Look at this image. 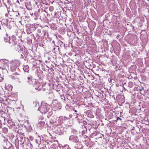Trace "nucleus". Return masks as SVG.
<instances>
[{
  "label": "nucleus",
  "instance_id": "nucleus-1",
  "mask_svg": "<svg viewBox=\"0 0 149 149\" xmlns=\"http://www.w3.org/2000/svg\"><path fill=\"white\" fill-rule=\"evenodd\" d=\"M27 82L29 84L33 86L37 90H40L42 88L40 84L37 80L34 79L31 76H29L27 78Z\"/></svg>",
  "mask_w": 149,
  "mask_h": 149
},
{
  "label": "nucleus",
  "instance_id": "nucleus-2",
  "mask_svg": "<svg viewBox=\"0 0 149 149\" xmlns=\"http://www.w3.org/2000/svg\"><path fill=\"white\" fill-rule=\"evenodd\" d=\"M50 106L46 103L42 102L41 105L39 107L38 110L40 111L42 114H45L50 109Z\"/></svg>",
  "mask_w": 149,
  "mask_h": 149
},
{
  "label": "nucleus",
  "instance_id": "nucleus-3",
  "mask_svg": "<svg viewBox=\"0 0 149 149\" xmlns=\"http://www.w3.org/2000/svg\"><path fill=\"white\" fill-rule=\"evenodd\" d=\"M17 136H19V138H17L15 140V143L16 146H18L19 144L20 145L24 143L26 138L23 133L18 132Z\"/></svg>",
  "mask_w": 149,
  "mask_h": 149
},
{
  "label": "nucleus",
  "instance_id": "nucleus-4",
  "mask_svg": "<svg viewBox=\"0 0 149 149\" xmlns=\"http://www.w3.org/2000/svg\"><path fill=\"white\" fill-rule=\"evenodd\" d=\"M61 104L56 100H53L52 102L53 109L54 111L59 110L61 108Z\"/></svg>",
  "mask_w": 149,
  "mask_h": 149
},
{
  "label": "nucleus",
  "instance_id": "nucleus-5",
  "mask_svg": "<svg viewBox=\"0 0 149 149\" xmlns=\"http://www.w3.org/2000/svg\"><path fill=\"white\" fill-rule=\"evenodd\" d=\"M69 140L73 142L77 143L79 141V139L76 135H71L70 136Z\"/></svg>",
  "mask_w": 149,
  "mask_h": 149
},
{
  "label": "nucleus",
  "instance_id": "nucleus-6",
  "mask_svg": "<svg viewBox=\"0 0 149 149\" xmlns=\"http://www.w3.org/2000/svg\"><path fill=\"white\" fill-rule=\"evenodd\" d=\"M8 61L7 60L2 59L0 60V65H1V68H4L7 66Z\"/></svg>",
  "mask_w": 149,
  "mask_h": 149
},
{
  "label": "nucleus",
  "instance_id": "nucleus-7",
  "mask_svg": "<svg viewBox=\"0 0 149 149\" xmlns=\"http://www.w3.org/2000/svg\"><path fill=\"white\" fill-rule=\"evenodd\" d=\"M27 26L29 27L28 29V31L29 30L30 31V32H29V33H31L33 31H34L36 29L35 26L33 25H31L30 24H27Z\"/></svg>",
  "mask_w": 149,
  "mask_h": 149
},
{
  "label": "nucleus",
  "instance_id": "nucleus-8",
  "mask_svg": "<svg viewBox=\"0 0 149 149\" xmlns=\"http://www.w3.org/2000/svg\"><path fill=\"white\" fill-rule=\"evenodd\" d=\"M11 65L16 66H19L20 64L19 61L17 60H15L11 61Z\"/></svg>",
  "mask_w": 149,
  "mask_h": 149
},
{
  "label": "nucleus",
  "instance_id": "nucleus-9",
  "mask_svg": "<svg viewBox=\"0 0 149 149\" xmlns=\"http://www.w3.org/2000/svg\"><path fill=\"white\" fill-rule=\"evenodd\" d=\"M11 38L13 41V43H14L15 45H17L19 40L16 39V37L14 35L12 36Z\"/></svg>",
  "mask_w": 149,
  "mask_h": 149
},
{
  "label": "nucleus",
  "instance_id": "nucleus-10",
  "mask_svg": "<svg viewBox=\"0 0 149 149\" xmlns=\"http://www.w3.org/2000/svg\"><path fill=\"white\" fill-rule=\"evenodd\" d=\"M13 17L15 19H17L20 17L19 14L17 11L13 12Z\"/></svg>",
  "mask_w": 149,
  "mask_h": 149
},
{
  "label": "nucleus",
  "instance_id": "nucleus-11",
  "mask_svg": "<svg viewBox=\"0 0 149 149\" xmlns=\"http://www.w3.org/2000/svg\"><path fill=\"white\" fill-rule=\"evenodd\" d=\"M63 128L62 127H59L57 129V131L59 134H62L63 133Z\"/></svg>",
  "mask_w": 149,
  "mask_h": 149
},
{
  "label": "nucleus",
  "instance_id": "nucleus-12",
  "mask_svg": "<svg viewBox=\"0 0 149 149\" xmlns=\"http://www.w3.org/2000/svg\"><path fill=\"white\" fill-rule=\"evenodd\" d=\"M8 125L9 126H10L11 127H13L15 126V125L13 122L10 120L8 121Z\"/></svg>",
  "mask_w": 149,
  "mask_h": 149
},
{
  "label": "nucleus",
  "instance_id": "nucleus-13",
  "mask_svg": "<svg viewBox=\"0 0 149 149\" xmlns=\"http://www.w3.org/2000/svg\"><path fill=\"white\" fill-rule=\"evenodd\" d=\"M23 69L24 72H28L29 70V67L28 65H25L24 66Z\"/></svg>",
  "mask_w": 149,
  "mask_h": 149
},
{
  "label": "nucleus",
  "instance_id": "nucleus-14",
  "mask_svg": "<svg viewBox=\"0 0 149 149\" xmlns=\"http://www.w3.org/2000/svg\"><path fill=\"white\" fill-rule=\"evenodd\" d=\"M60 118L61 119H62V120L61 121V122L62 123H63V122L65 121L68 120V119H69V118H67V117H65V116L63 117V116H61L60 117Z\"/></svg>",
  "mask_w": 149,
  "mask_h": 149
},
{
  "label": "nucleus",
  "instance_id": "nucleus-15",
  "mask_svg": "<svg viewBox=\"0 0 149 149\" xmlns=\"http://www.w3.org/2000/svg\"><path fill=\"white\" fill-rule=\"evenodd\" d=\"M17 67L11 65V66L10 67V70L12 72L15 71Z\"/></svg>",
  "mask_w": 149,
  "mask_h": 149
},
{
  "label": "nucleus",
  "instance_id": "nucleus-16",
  "mask_svg": "<svg viewBox=\"0 0 149 149\" xmlns=\"http://www.w3.org/2000/svg\"><path fill=\"white\" fill-rule=\"evenodd\" d=\"M26 130L29 132H30L32 130L31 127L29 124L27 126H26Z\"/></svg>",
  "mask_w": 149,
  "mask_h": 149
},
{
  "label": "nucleus",
  "instance_id": "nucleus-17",
  "mask_svg": "<svg viewBox=\"0 0 149 149\" xmlns=\"http://www.w3.org/2000/svg\"><path fill=\"white\" fill-rule=\"evenodd\" d=\"M32 35L33 36V37L34 38V39L36 40H38V39H39L40 38V36L39 35V34H38L37 33H36V37H35V36H34L33 34H32Z\"/></svg>",
  "mask_w": 149,
  "mask_h": 149
},
{
  "label": "nucleus",
  "instance_id": "nucleus-18",
  "mask_svg": "<svg viewBox=\"0 0 149 149\" xmlns=\"http://www.w3.org/2000/svg\"><path fill=\"white\" fill-rule=\"evenodd\" d=\"M38 124L40 125L41 126H44L45 124L44 120H38Z\"/></svg>",
  "mask_w": 149,
  "mask_h": 149
},
{
  "label": "nucleus",
  "instance_id": "nucleus-19",
  "mask_svg": "<svg viewBox=\"0 0 149 149\" xmlns=\"http://www.w3.org/2000/svg\"><path fill=\"white\" fill-rule=\"evenodd\" d=\"M133 83L132 81H130L128 84V86L130 88H132L133 87Z\"/></svg>",
  "mask_w": 149,
  "mask_h": 149
},
{
  "label": "nucleus",
  "instance_id": "nucleus-20",
  "mask_svg": "<svg viewBox=\"0 0 149 149\" xmlns=\"http://www.w3.org/2000/svg\"><path fill=\"white\" fill-rule=\"evenodd\" d=\"M2 131L3 133L6 134L8 132V129L6 127H4L2 129Z\"/></svg>",
  "mask_w": 149,
  "mask_h": 149
},
{
  "label": "nucleus",
  "instance_id": "nucleus-21",
  "mask_svg": "<svg viewBox=\"0 0 149 149\" xmlns=\"http://www.w3.org/2000/svg\"><path fill=\"white\" fill-rule=\"evenodd\" d=\"M15 32L16 33L15 35L19 38L21 35L20 32H19L17 30H15Z\"/></svg>",
  "mask_w": 149,
  "mask_h": 149
},
{
  "label": "nucleus",
  "instance_id": "nucleus-22",
  "mask_svg": "<svg viewBox=\"0 0 149 149\" xmlns=\"http://www.w3.org/2000/svg\"><path fill=\"white\" fill-rule=\"evenodd\" d=\"M71 132L73 133V134H74V135H76L77 133V131L75 130L74 129H72Z\"/></svg>",
  "mask_w": 149,
  "mask_h": 149
},
{
  "label": "nucleus",
  "instance_id": "nucleus-23",
  "mask_svg": "<svg viewBox=\"0 0 149 149\" xmlns=\"http://www.w3.org/2000/svg\"><path fill=\"white\" fill-rule=\"evenodd\" d=\"M78 117L77 119V120H82V117L81 115V114L79 113V114L78 115V116H77Z\"/></svg>",
  "mask_w": 149,
  "mask_h": 149
},
{
  "label": "nucleus",
  "instance_id": "nucleus-24",
  "mask_svg": "<svg viewBox=\"0 0 149 149\" xmlns=\"http://www.w3.org/2000/svg\"><path fill=\"white\" fill-rule=\"evenodd\" d=\"M48 113L47 117L49 118V117L52 114V111H49Z\"/></svg>",
  "mask_w": 149,
  "mask_h": 149
},
{
  "label": "nucleus",
  "instance_id": "nucleus-25",
  "mask_svg": "<svg viewBox=\"0 0 149 149\" xmlns=\"http://www.w3.org/2000/svg\"><path fill=\"white\" fill-rule=\"evenodd\" d=\"M9 88L8 89V90L9 91H11L12 89L13 86L12 85H10L8 86Z\"/></svg>",
  "mask_w": 149,
  "mask_h": 149
},
{
  "label": "nucleus",
  "instance_id": "nucleus-26",
  "mask_svg": "<svg viewBox=\"0 0 149 149\" xmlns=\"http://www.w3.org/2000/svg\"><path fill=\"white\" fill-rule=\"evenodd\" d=\"M80 113H74V114H73V115H74V118H75V119H77V118L78 117H77V116H78V115Z\"/></svg>",
  "mask_w": 149,
  "mask_h": 149
},
{
  "label": "nucleus",
  "instance_id": "nucleus-27",
  "mask_svg": "<svg viewBox=\"0 0 149 149\" xmlns=\"http://www.w3.org/2000/svg\"><path fill=\"white\" fill-rule=\"evenodd\" d=\"M49 10L50 11L52 12L54 10V8L52 6H50L49 8Z\"/></svg>",
  "mask_w": 149,
  "mask_h": 149
},
{
  "label": "nucleus",
  "instance_id": "nucleus-28",
  "mask_svg": "<svg viewBox=\"0 0 149 149\" xmlns=\"http://www.w3.org/2000/svg\"><path fill=\"white\" fill-rule=\"evenodd\" d=\"M60 97H61V99L63 100L64 101L65 100V97L64 95H60Z\"/></svg>",
  "mask_w": 149,
  "mask_h": 149
},
{
  "label": "nucleus",
  "instance_id": "nucleus-29",
  "mask_svg": "<svg viewBox=\"0 0 149 149\" xmlns=\"http://www.w3.org/2000/svg\"><path fill=\"white\" fill-rule=\"evenodd\" d=\"M38 120H41V121L44 120V118L42 116H41L40 117V118H39V119Z\"/></svg>",
  "mask_w": 149,
  "mask_h": 149
},
{
  "label": "nucleus",
  "instance_id": "nucleus-30",
  "mask_svg": "<svg viewBox=\"0 0 149 149\" xmlns=\"http://www.w3.org/2000/svg\"><path fill=\"white\" fill-rule=\"evenodd\" d=\"M37 32L38 33H40L41 32V30L40 29H38L37 30Z\"/></svg>",
  "mask_w": 149,
  "mask_h": 149
},
{
  "label": "nucleus",
  "instance_id": "nucleus-31",
  "mask_svg": "<svg viewBox=\"0 0 149 149\" xmlns=\"http://www.w3.org/2000/svg\"><path fill=\"white\" fill-rule=\"evenodd\" d=\"M27 139L28 140V139ZM27 143H28L29 144H30L31 145V146H32V145L31 144V142L29 139H28Z\"/></svg>",
  "mask_w": 149,
  "mask_h": 149
},
{
  "label": "nucleus",
  "instance_id": "nucleus-32",
  "mask_svg": "<svg viewBox=\"0 0 149 149\" xmlns=\"http://www.w3.org/2000/svg\"><path fill=\"white\" fill-rule=\"evenodd\" d=\"M2 126V124L1 123V121L0 120V128H1Z\"/></svg>",
  "mask_w": 149,
  "mask_h": 149
},
{
  "label": "nucleus",
  "instance_id": "nucleus-33",
  "mask_svg": "<svg viewBox=\"0 0 149 149\" xmlns=\"http://www.w3.org/2000/svg\"><path fill=\"white\" fill-rule=\"evenodd\" d=\"M86 130H84L83 131H82V134H84V133H85L86 131Z\"/></svg>",
  "mask_w": 149,
  "mask_h": 149
},
{
  "label": "nucleus",
  "instance_id": "nucleus-34",
  "mask_svg": "<svg viewBox=\"0 0 149 149\" xmlns=\"http://www.w3.org/2000/svg\"><path fill=\"white\" fill-rule=\"evenodd\" d=\"M78 122L79 123H81L82 122V120H78Z\"/></svg>",
  "mask_w": 149,
  "mask_h": 149
},
{
  "label": "nucleus",
  "instance_id": "nucleus-35",
  "mask_svg": "<svg viewBox=\"0 0 149 149\" xmlns=\"http://www.w3.org/2000/svg\"><path fill=\"white\" fill-rule=\"evenodd\" d=\"M39 141L37 139H36V142L38 144V143Z\"/></svg>",
  "mask_w": 149,
  "mask_h": 149
},
{
  "label": "nucleus",
  "instance_id": "nucleus-36",
  "mask_svg": "<svg viewBox=\"0 0 149 149\" xmlns=\"http://www.w3.org/2000/svg\"><path fill=\"white\" fill-rule=\"evenodd\" d=\"M144 90V88L143 87L142 88H141L139 89V91H141L143 90Z\"/></svg>",
  "mask_w": 149,
  "mask_h": 149
},
{
  "label": "nucleus",
  "instance_id": "nucleus-37",
  "mask_svg": "<svg viewBox=\"0 0 149 149\" xmlns=\"http://www.w3.org/2000/svg\"><path fill=\"white\" fill-rule=\"evenodd\" d=\"M16 74H17V75H19V74H18L17 73H15V74H13V77H14V75H15Z\"/></svg>",
  "mask_w": 149,
  "mask_h": 149
},
{
  "label": "nucleus",
  "instance_id": "nucleus-38",
  "mask_svg": "<svg viewBox=\"0 0 149 149\" xmlns=\"http://www.w3.org/2000/svg\"><path fill=\"white\" fill-rule=\"evenodd\" d=\"M117 118V120H121V119L118 117Z\"/></svg>",
  "mask_w": 149,
  "mask_h": 149
},
{
  "label": "nucleus",
  "instance_id": "nucleus-39",
  "mask_svg": "<svg viewBox=\"0 0 149 149\" xmlns=\"http://www.w3.org/2000/svg\"><path fill=\"white\" fill-rule=\"evenodd\" d=\"M21 58H24V57L23 56L22 54H21Z\"/></svg>",
  "mask_w": 149,
  "mask_h": 149
},
{
  "label": "nucleus",
  "instance_id": "nucleus-40",
  "mask_svg": "<svg viewBox=\"0 0 149 149\" xmlns=\"http://www.w3.org/2000/svg\"><path fill=\"white\" fill-rule=\"evenodd\" d=\"M8 149H13V147H9Z\"/></svg>",
  "mask_w": 149,
  "mask_h": 149
},
{
  "label": "nucleus",
  "instance_id": "nucleus-41",
  "mask_svg": "<svg viewBox=\"0 0 149 149\" xmlns=\"http://www.w3.org/2000/svg\"><path fill=\"white\" fill-rule=\"evenodd\" d=\"M53 149H58L56 147H54V148H53Z\"/></svg>",
  "mask_w": 149,
  "mask_h": 149
},
{
  "label": "nucleus",
  "instance_id": "nucleus-42",
  "mask_svg": "<svg viewBox=\"0 0 149 149\" xmlns=\"http://www.w3.org/2000/svg\"><path fill=\"white\" fill-rule=\"evenodd\" d=\"M5 15L6 17H7L8 16V14L7 13H6Z\"/></svg>",
  "mask_w": 149,
  "mask_h": 149
},
{
  "label": "nucleus",
  "instance_id": "nucleus-43",
  "mask_svg": "<svg viewBox=\"0 0 149 149\" xmlns=\"http://www.w3.org/2000/svg\"><path fill=\"white\" fill-rule=\"evenodd\" d=\"M131 26L133 28V29L134 28V26L132 25V24H131Z\"/></svg>",
  "mask_w": 149,
  "mask_h": 149
},
{
  "label": "nucleus",
  "instance_id": "nucleus-44",
  "mask_svg": "<svg viewBox=\"0 0 149 149\" xmlns=\"http://www.w3.org/2000/svg\"><path fill=\"white\" fill-rule=\"evenodd\" d=\"M74 112L76 113L77 112V111L76 110H74Z\"/></svg>",
  "mask_w": 149,
  "mask_h": 149
},
{
  "label": "nucleus",
  "instance_id": "nucleus-45",
  "mask_svg": "<svg viewBox=\"0 0 149 149\" xmlns=\"http://www.w3.org/2000/svg\"><path fill=\"white\" fill-rule=\"evenodd\" d=\"M90 117H91V118H93V117H94V116H93V115H92V116H90Z\"/></svg>",
  "mask_w": 149,
  "mask_h": 149
},
{
  "label": "nucleus",
  "instance_id": "nucleus-46",
  "mask_svg": "<svg viewBox=\"0 0 149 149\" xmlns=\"http://www.w3.org/2000/svg\"><path fill=\"white\" fill-rule=\"evenodd\" d=\"M72 115H70L69 116L70 117H71Z\"/></svg>",
  "mask_w": 149,
  "mask_h": 149
},
{
  "label": "nucleus",
  "instance_id": "nucleus-47",
  "mask_svg": "<svg viewBox=\"0 0 149 149\" xmlns=\"http://www.w3.org/2000/svg\"><path fill=\"white\" fill-rule=\"evenodd\" d=\"M5 41L6 42H8V41L6 40V39H5Z\"/></svg>",
  "mask_w": 149,
  "mask_h": 149
},
{
  "label": "nucleus",
  "instance_id": "nucleus-48",
  "mask_svg": "<svg viewBox=\"0 0 149 149\" xmlns=\"http://www.w3.org/2000/svg\"><path fill=\"white\" fill-rule=\"evenodd\" d=\"M52 42L54 44V41H52Z\"/></svg>",
  "mask_w": 149,
  "mask_h": 149
},
{
  "label": "nucleus",
  "instance_id": "nucleus-49",
  "mask_svg": "<svg viewBox=\"0 0 149 149\" xmlns=\"http://www.w3.org/2000/svg\"><path fill=\"white\" fill-rule=\"evenodd\" d=\"M9 43H10L11 42H10V40H9Z\"/></svg>",
  "mask_w": 149,
  "mask_h": 149
},
{
  "label": "nucleus",
  "instance_id": "nucleus-50",
  "mask_svg": "<svg viewBox=\"0 0 149 149\" xmlns=\"http://www.w3.org/2000/svg\"><path fill=\"white\" fill-rule=\"evenodd\" d=\"M47 62H48V61H45V62H46V63H47Z\"/></svg>",
  "mask_w": 149,
  "mask_h": 149
},
{
  "label": "nucleus",
  "instance_id": "nucleus-51",
  "mask_svg": "<svg viewBox=\"0 0 149 149\" xmlns=\"http://www.w3.org/2000/svg\"><path fill=\"white\" fill-rule=\"evenodd\" d=\"M119 35H118L117 36V37L118 38V37H119Z\"/></svg>",
  "mask_w": 149,
  "mask_h": 149
},
{
  "label": "nucleus",
  "instance_id": "nucleus-52",
  "mask_svg": "<svg viewBox=\"0 0 149 149\" xmlns=\"http://www.w3.org/2000/svg\"><path fill=\"white\" fill-rule=\"evenodd\" d=\"M26 53H27V54H26V55H27V54H28V53H27V52H26Z\"/></svg>",
  "mask_w": 149,
  "mask_h": 149
},
{
  "label": "nucleus",
  "instance_id": "nucleus-53",
  "mask_svg": "<svg viewBox=\"0 0 149 149\" xmlns=\"http://www.w3.org/2000/svg\"><path fill=\"white\" fill-rule=\"evenodd\" d=\"M30 140H31V141H32V139L31 138V139L30 138Z\"/></svg>",
  "mask_w": 149,
  "mask_h": 149
},
{
  "label": "nucleus",
  "instance_id": "nucleus-54",
  "mask_svg": "<svg viewBox=\"0 0 149 149\" xmlns=\"http://www.w3.org/2000/svg\"><path fill=\"white\" fill-rule=\"evenodd\" d=\"M24 0H20L21 1H23Z\"/></svg>",
  "mask_w": 149,
  "mask_h": 149
},
{
  "label": "nucleus",
  "instance_id": "nucleus-55",
  "mask_svg": "<svg viewBox=\"0 0 149 149\" xmlns=\"http://www.w3.org/2000/svg\"><path fill=\"white\" fill-rule=\"evenodd\" d=\"M48 59H50V58L48 57Z\"/></svg>",
  "mask_w": 149,
  "mask_h": 149
},
{
  "label": "nucleus",
  "instance_id": "nucleus-56",
  "mask_svg": "<svg viewBox=\"0 0 149 149\" xmlns=\"http://www.w3.org/2000/svg\"><path fill=\"white\" fill-rule=\"evenodd\" d=\"M0 29H1V26H0Z\"/></svg>",
  "mask_w": 149,
  "mask_h": 149
},
{
  "label": "nucleus",
  "instance_id": "nucleus-57",
  "mask_svg": "<svg viewBox=\"0 0 149 149\" xmlns=\"http://www.w3.org/2000/svg\"><path fill=\"white\" fill-rule=\"evenodd\" d=\"M7 20H8V19H7L6 21H7Z\"/></svg>",
  "mask_w": 149,
  "mask_h": 149
}]
</instances>
